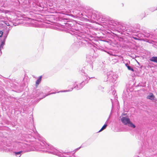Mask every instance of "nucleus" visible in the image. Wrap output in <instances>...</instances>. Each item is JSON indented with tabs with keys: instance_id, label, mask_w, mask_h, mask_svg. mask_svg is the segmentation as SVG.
Listing matches in <instances>:
<instances>
[{
	"instance_id": "1",
	"label": "nucleus",
	"mask_w": 157,
	"mask_h": 157,
	"mask_svg": "<svg viewBox=\"0 0 157 157\" xmlns=\"http://www.w3.org/2000/svg\"><path fill=\"white\" fill-rule=\"evenodd\" d=\"M37 145L39 148L41 149H44L46 147L47 150L45 151L49 153L57 155L59 157H68L65 155L66 154V153H62L51 145L46 146L45 144L43 142L40 141L39 143L38 142Z\"/></svg>"
},
{
	"instance_id": "2",
	"label": "nucleus",
	"mask_w": 157,
	"mask_h": 157,
	"mask_svg": "<svg viewBox=\"0 0 157 157\" xmlns=\"http://www.w3.org/2000/svg\"><path fill=\"white\" fill-rule=\"evenodd\" d=\"M65 25L64 26V28L67 29L65 30L67 33H69L72 35H75L76 39H75V41L76 40L79 39L80 40V38L82 33H80L78 29L73 28V25L71 22H69L64 23Z\"/></svg>"
},
{
	"instance_id": "3",
	"label": "nucleus",
	"mask_w": 157,
	"mask_h": 157,
	"mask_svg": "<svg viewBox=\"0 0 157 157\" xmlns=\"http://www.w3.org/2000/svg\"><path fill=\"white\" fill-rule=\"evenodd\" d=\"M87 81L86 80H85V81H83L81 83L79 84L78 85L77 84H75L74 86V87L72 88L70 90H66L61 91L59 92H57V93H59L60 92H67L69 91H71L73 90L74 88L75 89L77 90H79L82 89L84 86L85 85L86 83H87Z\"/></svg>"
},
{
	"instance_id": "4",
	"label": "nucleus",
	"mask_w": 157,
	"mask_h": 157,
	"mask_svg": "<svg viewBox=\"0 0 157 157\" xmlns=\"http://www.w3.org/2000/svg\"><path fill=\"white\" fill-rule=\"evenodd\" d=\"M121 121L125 125H128L129 127L134 128L136 127V125L133 124L130 121L129 118L123 117L121 119Z\"/></svg>"
},
{
	"instance_id": "5",
	"label": "nucleus",
	"mask_w": 157,
	"mask_h": 157,
	"mask_svg": "<svg viewBox=\"0 0 157 157\" xmlns=\"http://www.w3.org/2000/svg\"><path fill=\"white\" fill-rule=\"evenodd\" d=\"M107 78L112 82H114L118 77V75L114 72L111 71L107 73Z\"/></svg>"
},
{
	"instance_id": "6",
	"label": "nucleus",
	"mask_w": 157,
	"mask_h": 157,
	"mask_svg": "<svg viewBox=\"0 0 157 157\" xmlns=\"http://www.w3.org/2000/svg\"><path fill=\"white\" fill-rule=\"evenodd\" d=\"M33 97L34 98H36L38 97H41V96H42V97H43L45 95L43 93V92H41L39 90H36V91H34L33 93ZM41 98H40V99Z\"/></svg>"
},
{
	"instance_id": "7",
	"label": "nucleus",
	"mask_w": 157,
	"mask_h": 157,
	"mask_svg": "<svg viewBox=\"0 0 157 157\" xmlns=\"http://www.w3.org/2000/svg\"><path fill=\"white\" fill-rule=\"evenodd\" d=\"M82 41L79 40L77 42H75V43L73 44V45L75 47L78 48L81 46V45L82 44Z\"/></svg>"
},
{
	"instance_id": "8",
	"label": "nucleus",
	"mask_w": 157,
	"mask_h": 157,
	"mask_svg": "<svg viewBox=\"0 0 157 157\" xmlns=\"http://www.w3.org/2000/svg\"><path fill=\"white\" fill-rule=\"evenodd\" d=\"M93 59V56L90 55H87L86 57V61L90 63H91Z\"/></svg>"
},
{
	"instance_id": "9",
	"label": "nucleus",
	"mask_w": 157,
	"mask_h": 157,
	"mask_svg": "<svg viewBox=\"0 0 157 157\" xmlns=\"http://www.w3.org/2000/svg\"><path fill=\"white\" fill-rule=\"evenodd\" d=\"M155 98V96L151 93H150L149 94V95L147 97V99H150L151 100H154Z\"/></svg>"
},
{
	"instance_id": "10",
	"label": "nucleus",
	"mask_w": 157,
	"mask_h": 157,
	"mask_svg": "<svg viewBox=\"0 0 157 157\" xmlns=\"http://www.w3.org/2000/svg\"><path fill=\"white\" fill-rule=\"evenodd\" d=\"M110 115L109 117L108 118V119L105 122V123L104 124V125L102 126V128H101V129L98 132H101L103 130L105 129L107 126V124H106V123L108 121L109 118H110Z\"/></svg>"
},
{
	"instance_id": "11",
	"label": "nucleus",
	"mask_w": 157,
	"mask_h": 157,
	"mask_svg": "<svg viewBox=\"0 0 157 157\" xmlns=\"http://www.w3.org/2000/svg\"><path fill=\"white\" fill-rule=\"evenodd\" d=\"M149 60L151 62L157 63V56H152L151 57Z\"/></svg>"
},
{
	"instance_id": "12",
	"label": "nucleus",
	"mask_w": 157,
	"mask_h": 157,
	"mask_svg": "<svg viewBox=\"0 0 157 157\" xmlns=\"http://www.w3.org/2000/svg\"><path fill=\"white\" fill-rule=\"evenodd\" d=\"M5 44V42L4 41V40H2L1 44H0V56H1L2 54V52L1 50L3 48L4 45Z\"/></svg>"
},
{
	"instance_id": "13",
	"label": "nucleus",
	"mask_w": 157,
	"mask_h": 157,
	"mask_svg": "<svg viewBox=\"0 0 157 157\" xmlns=\"http://www.w3.org/2000/svg\"><path fill=\"white\" fill-rule=\"evenodd\" d=\"M42 77V76H40L39 77V78L37 79L36 81V86H37L40 82L41 80Z\"/></svg>"
},
{
	"instance_id": "14",
	"label": "nucleus",
	"mask_w": 157,
	"mask_h": 157,
	"mask_svg": "<svg viewBox=\"0 0 157 157\" xmlns=\"http://www.w3.org/2000/svg\"><path fill=\"white\" fill-rule=\"evenodd\" d=\"M22 152V151H20L18 152H13V153L15 154V155L17 157H20L21 155V153Z\"/></svg>"
},
{
	"instance_id": "15",
	"label": "nucleus",
	"mask_w": 157,
	"mask_h": 157,
	"mask_svg": "<svg viewBox=\"0 0 157 157\" xmlns=\"http://www.w3.org/2000/svg\"><path fill=\"white\" fill-rule=\"evenodd\" d=\"M115 20L113 19H109V22L113 26H116V24L115 23Z\"/></svg>"
},
{
	"instance_id": "16",
	"label": "nucleus",
	"mask_w": 157,
	"mask_h": 157,
	"mask_svg": "<svg viewBox=\"0 0 157 157\" xmlns=\"http://www.w3.org/2000/svg\"><path fill=\"white\" fill-rule=\"evenodd\" d=\"M150 36V35L149 33L147 34L146 35H144V34H142L141 36L142 37H146L147 38H149V37Z\"/></svg>"
},
{
	"instance_id": "17",
	"label": "nucleus",
	"mask_w": 157,
	"mask_h": 157,
	"mask_svg": "<svg viewBox=\"0 0 157 157\" xmlns=\"http://www.w3.org/2000/svg\"><path fill=\"white\" fill-rule=\"evenodd\" d=\"M120 29L122 30L123 31H126L127 32H129V31H128L127 30V29H126V28L124 26H121V27H120Z\"/></svg>"
},
{
	"instance_id": "18",
	"label": "nucleus",
	"mask_w": 157,
	"mask_h": 157,
	"mask_svg": "<svg viewBox=\"0 0 157 157\" xmlns=\"http://www.w3.org/2000/svg\"><path fill=\"white\" fill-rule=\"evenodd\" d=\"M56 92H52V93H51L49 94H45V95L43 97H42L40 98V99H42L43 98H45V97H46V96H47L48 95H49L52 94H56Z\"/></svg>"
},
{
	"instance_id": "19",
	"label": "nucleus",
	"mask_w": 157,
	"mask_h": 157,
	"mask_svg": "<svg viewBox=\"0 0 157 157\" xmlns=\"http://www.w3.org/2000/svg\"><path fill=\"white\" fill-rule=\"evenodd\" d=\"M127 67L128 70L132 71L133 72L134 71V69L131 66H127Z\"/></svg>"
},
{
	"instance_id": "20",
	"label": "nucleus",
	"mask_w": 157,
	"mask_h": 157,
	"mask_svg": "<svg viewBox=\"0 0 157 157\" xmlns=\"http://www.w3.org/2000/svg\"><path fill=\"white\" fill-rule=\"evenodd\" d=\"M104 88L101 86H99L98 87V89L99 90H101V91H103V89Z\"/></svg>"
},
{
	"instance_id": "21",
	"label": "nucleus",
	"mask_w": 157,
	"mask_h": 157,
	"mask_svg": "<svg viewBox=\"0 0 157 157\" xmlns=\"http://www.w3.org/2000/svg\"><path fill=\"white\" fill-rule=\"evenodd\" d=\"M7 35H8V33L6 34L4 36V39L2 40H4V41L5 42V40H6V39L7 38Z\"/></svg>"
},
{
	"instance_id": "22",
	"label": "nucleus",
	"mask_w": 157,
	"mask_h": 157,
	"mask_svg": "<svg viewBox=\"0 0 157 157\" xmlns=\"http://www.w3.org/2000/svg\"><path fill=\"white\" fill-rule=\"evenodd\" d=\"M115 23L116 24V25H119L120 24V22L117 20H115Z\"/></svg>"
},
{
	"instance_id": "23",
	"label": "nucleus",
	"mask_w": 157,
	"mask_h": 157,
	"mask_svg": "<svg viewBox=\"0 0 157 157\" xmlns=\"http://www.w3.org/2000/svg\"><path fill=\"white\" fill-rule=\"evenodd\" d=\"M3 32L2 31H0V37H1L3 35Z\"/></svg>"
},
{
	"instance_id": "24",
	"label": "nucleus",
	"mask_w": 157,
	"mask_h": 157,
	"mask_svg": "<svg viewBox=\"0 0 157 157\" xmlns=\"http://www.w3.org/2000/svg\"><path fill=\"white\" fill-rule=\"evenodd\" d=\"M133 38L134 39H135V40H139V39L138 38H137V37H133Z\"/></svg>"
},
{
	"instance_id": "25",
	"label": "nucleus",
	"mask_w": 157,
	"mask_h": 157,
	"mask_svg": "<svg viewBox=\"0 0 157 157\" xmlns=\"http://www.w3.org/2000/svg\"><path fill=\"white\" fill-rule=\"evenodd\" d=\"M80 147H78L75 150V151H77L80 148Z\"/></svg>"
},
{
	"instance_id": "26",
	"label": "nucleus",
	"mask_w": 157,
	"mask_h": 157,
	"mask_svg": "<svg viewBox=\"0 0 157 157\" xmlns=\"http://www.w3.org/2000/svg\"><path fill=\"white\" fill-rule=\"evenodd\" d=\"M6 24L7 26H10V25L9 24V23L8 22L6 23Z\"/></svg>"
},
{
	"instance_id": "27",
	"label": "nucleus",
	"mask_w": 157,
	"mask_h": 157,
	"mask_svg": "<svg viewBox=\"0 0 157 157\" xmlns=\"http://www.w3.org/2000/svg\"><path fill=\"white\" fill-rule=\"evenodd\" d=\"M62 21H64L65 22V21L67 20V19H65V18H64V19H62Z\"/></svg>"
},
{
	"instance_id": "28",
	"label": "nucleus",
	"mask_w": 157,
	"mask_h": 157,
	"mask_svg": "<svg viewBox=\"0 0 157 157\" xmlns=\"http://www.w3.org/2000/svg\"><path fill=\"white\" fill-rule=\"evenodd\" d=\"M125 66H126L127 67V66H129V65H128V63H126V64H125Z\"/></svg>"
},
{
	"instance_id": "29",
	"label": "nucleus",
	"mask_w": 157,
	"mask_h": 157,
	"mask_svg": "<svg viewBox=\"0 0 157 157\" xmlns=\"http://www.w3.org/2000/svg\"><path fill=\"white\" fill-rule=\"evenodd\" d=\"M137 28L138 29H139L140 28V25H138L137 26Z\"/></svg>"
},
{
	"instance_id": "30",
	"label": "nucleus",
	"mask_w": 157,
	"mask_h": 157,
	"mask_svg": "<svg viewBox=\"0 0 157 157\" xmlns=\"http://www.w3.org/2000/svg\"><path fill=\"white\" fill-rule=\"evenodd\" d=\"M74 1V0H70V2H73Z\"/></svg>"
},
{
	"instance_id": "31",
	"label": "nucleus",
	"mask_w": 157,
	"mask_h": 157,
	"mask_svg": "<svg viewBox=\"0 0 157 157\" xmlns=\"http://www.w3.org/2000/svg\"><path fill=\"white\" fill-rule=\"evenodd\" d=\"M141 153H140V156H141Z\"/></svg>"
},
{
	"instance_id": "32",
	"label": "nucleus",
	"mask_w": 157,
	"mask_h": 157,
	"mask_svg": "<svg viewBox=\"0 0 157 157\" xmlns=\"http://www.w3.org/2000/svg\"><path fill=\"white\" fill-rule=\"evenodd\" d=\"M122 115H125V114H123V113H122Z\"/></svg>"
},
{
	"instance_id": "33",
	"label": "nucleus",
	"mask_w": 157,
	"mask_h": 157,
	"mask_svg": "<svg viewBox=\"0 0 157 157\" xmlns=\"http://www.w3.org/2000/svg\"><path fill=\"white\" fill-rule=\"evenodd\" d=\"M47 89H49V88L48 87H47Z\"/></svg>"
},
{
	"instance_id": "34",
	"label": "nucleus",
	"mask_w": 157,
	"mask_h": 157,
	"mask_svg": "<svg viewBox=\"0 0 157 157\" xmlns=\"http://www.w3.org/2000/svg\"><path fill=\"white\" fill-rule=\"evenodd\" d=\"M81 15H82V16L83 15L82 13H81Z\"/></svg>"
},
{
	"instance_id": "35",
	"label": "nucleus",
	"mask_w": 157,
	"mask_h": 157,
	"mask_svg": "<svg viewBox=\"0 0 157 157\" xmlns=\"http://www.w3.org/2000/svg\"><path fill=\"white\" fill-rule=\"evenodd\" d=\"M68 153H68L67 154V155H68Z\"/></svg>"
}]
</instances>
